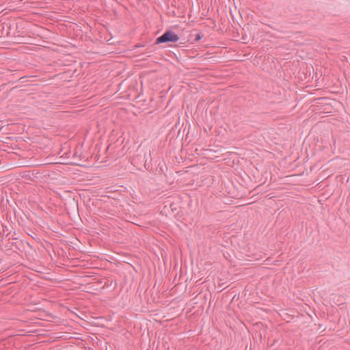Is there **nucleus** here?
I'll return each instance as SVG.
<instances>
[{
	"instance_id": "nucleus-1",
	"label": "nucleus",
	"mask_w": 350,
	"mask_h": 350,
	"mask_svg": "<svg viewBox=\"0 0 350 350\" xmlns=\"http://www.w3.org/2000/svg\"><path fill=\"white\" fill-rule=\"evenodd\" d=\"M178 40L179 36L176 33L171 30H167L163 35L157 38L155 44L176 42Z\"/></svg>"
},
{
	"instance_id": "nucleus-2",
	"label": "nucleus",
	"mask_w": 350,
	"mask_h": 350,
	"mask_svg": "<svg viewBox=\"0 0 350 350\" xmlns=\"http://www.w3.org/2000/svg\"><path fill=\"white\" fill-rule=\"evenodd\" d=\"M203 37V36L201 34V33H197L196 36H195V38H194V40L196 42H198L201 40V38Z\"/></svg>"
}]
</instances>
